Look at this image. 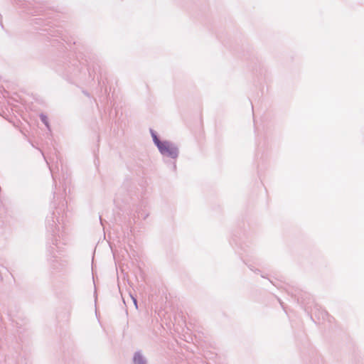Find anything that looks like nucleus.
<instances>
[{
    "instance_id": "obj_1",
    "label": "nucleus",
    "mask_w": 364,
    "mask_h": 364,
    "mask_svg": "<svg viewBox=\"0 0 364 364\" xmlns=\"http://www.w3.org/2000/svg\"><path fill=\"white\" fill-rule=\"evenodd\" d=\"M158 149L162 156L173 160H176L179 155L178 146L170 141H164Z\"/></svg>"
},
{
    "instance_id": "obj_2",
    "label": "nucleus",
    "mask_w": 364,
    "mask_h": 364,
    "mask_svg": "<svg viewBox=\"0 0 364 364\" xmlns=\"http://www.w3.org/2000/svg\"><path fill=\"white\" fill-rule=\"evenodd\" d=\"M133 364H148V360L141 350H137L134 353L132 358Z\"/></svg>"
},
{
    "instance_id": "obj_3",
    "label": "nucleus",
    "mask_w": 364,
    "mask_h": 364,
    "mask_svg": "<svg viewBox=\"0 0 364 364\" xmlns=\"http://www.w3.org/2000/svg\"><path fill=\"white\" fill-rule=\"evenodd\" d=\"M150 133H151V135L153 139V141H154V144L156 146L157 148H159L161 145H162V144L164 143V141H161L159 139L157 134L156 133V132L154 130L150 129Z\"/></svg>"
},
{
    "instance_id": "obj_4",
    "label": "nucleus",
    "mask_w": 364,
    "mask_h": 364,
    "mask_svg": "<svg viewBox=\"0 0 364 364\" xmlns=\"http://www.w3.org/2000/svg\"><path fill=\"white\" fill-rule=\"evenodd\" d=\"M52 218V220H50V219H47V224L48 225L50 228V230L52 232H55V230L53 228H56V223H55V221L54 220V218L51 217Z\"/></svg>"
},
{
    "instance_id": "obj_5",
    "label": "nucleus",
    "mask_w": 364,
    "mask_h": 364,
    "mask_svg": "<svg viewBox=\"0 0 364 364\" xmlns=\"http://www.w3.org/2000/svg\"><path fill=\"white\" fill-rule=\"evenodd\" d=\"M40 117L41 122L49 129V124L47 117L42 114H41Z\"/></svg>"
},
{
    "instance_id": "obj_6",
    "label": "nucleus",
    "mask_w": 364,
    "mask_h": 364,
    "mask_svg": "<svg viewBox=\"0 0 364 364\" xmlns=\"http://www.w3.org/2000/svg\"><path fill=\"white\" fill-rule=\"evenodd\" d=\"M131 298L133 301V303L134 304L136 308H137V301H136V299L135 297H134L132 295H131Z\"/></svg>"
},
{
    "instance_id": "obj_7",
    "label": "nucleus",
    "mask_w": 364,
    "mask_h": 364,
    "mask_svg": "<svg viewBox=\"0 0 364 364\" xmlns=\"http://www.w3.org/2000/svg\"><path fill=\"white\" fill-rule=\"evenodd\" d=\"M173 169L175 171L176 169V163H173Z\"/></svg>"
}]
</instances>
